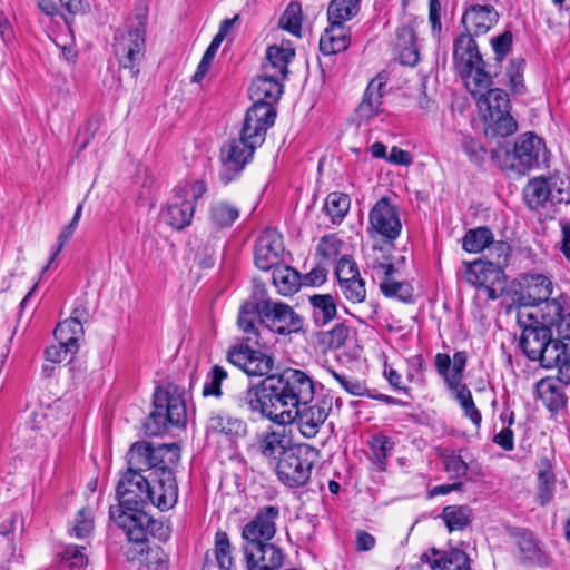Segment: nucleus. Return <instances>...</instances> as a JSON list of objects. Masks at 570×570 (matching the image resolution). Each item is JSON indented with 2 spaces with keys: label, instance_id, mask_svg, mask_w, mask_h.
Instances as JSON below:
<instances>
[{
  "label": "nucleus",
  "instance_id": "nucleus-25",
  "mask_svg": "<svg viewBox=\"0 0 570 570\" xmlns=\"http://www.w3.org/2000/svg\"><path fill=\"white\" fill-rule=\"evenodd\" d=\"M474 37L464 31L454 40L453 59L459 72H470L473 63L482 59Z\"/></svg>",
  "mask_w": 570,
  "mask_h": 570
},
{
  "label": "nucleus",
  "instance_id": "nucleus-27",
  "mask_svg": "<svg viewBox=\"0 0 570 570\" xmlns=\"http://www.w3.org/2000/svg\"><path fill=\"white\" fill-rule=\"evenodd\" d=\"M563 385L558 377H544L537 383V396L550 412H558L567 405L568 396Z\"/></svg>",
  "mask_w": 570,
  "mask_h": 570
},
{
  "label": "nucleus",
  "instance_id": "nucleus-7",
  "mask_svg": "<svg viewBox=\"0 0 570 570\" xmlns=\"http://www.w3.org/2000/svg\"><path fill=\"white\" fill-rule=\"evenodd\" d=\"M110 520L119 527L129 541L142 543L148 535L159 541H167L170 537V527L163 521L153 519L146 512H125L120 508L109 509Z\"/></svg>",
  "mask_w": 570,
  "mask_h": 570
},
{
  "label": "nucleus",
  "instance_id": "nucleus-14",
  "mask_svg": "<svg viewBox=\"0 0 570 570\" xmlns=\"http://www.w3.org/2000/svg\"><path fill=\"white\" fill-rule=\"evenodd\" d=\"M261 325L277 334H291L298 332L303 326V318L287 304L261 301Z\"/></svg>",
  "mask_w": 570,
  "mask_h": 570
},
{
  "label": "nucleus",
  "instance_id": "nucleus-26",
  "mask_svg": "<svg viewBox=\"0 0 570 570\" xmlns=\"http://www.w3.org/2000/svg\"><path fill=\"white\" fill-rule=\"evenodd\" d=\"M185 190H178L171 202L163 212L161 217L166 224L175 229H183L191 223L195 205L193 200L180 195Z\"/></svg>",
  "mask_w": 570,
  "mask_h": 570
},
{
  "label": "nucleus",
  "instance_id": "nucleus-51",
  "mask_svg": "<svg viewBox=\"0 0 570 570\" xmlns=\"http://www.w3.org/2000/svg\"><path fill=\"white\" fill-rule=\"evenodd\" d=\"M449 389L455 393V399L460 403L464 414L475 426H480L482 416L480 411L475 407L471 391L468 386L465 384H458L449 386Z\"/></svg>",
  "mask_w": 570,
  "mask_h": 570
},
{
  "label": "nucleus",
  "instance_id": "nucleus-62",
  "mask_svg": "<svg viewBox=\"0 0 570 570\" xmlns=\"http://www.w3.org/2000/svg\"><path fill=\"white\" fill-rule=\"evenodd\" d=\"M82 208H83V204H79L77 206V209H76V212L73 214V217H72L71 222L67 226H65L63 229L60 232V234L58 236L57 249L52 253V255L50 257V261L43 267L42 273H45L49 268L50 264L56 259V257L59 255V253L62 250L65 245L68 243V240L73 235V233H75V230L77 228L78 222L80 219V216H81V213H82Z\"/></svg>",
  "mask_w": 570,
  "mask_h": 570
},
{
  "label": "nucleus",
  "instance_id": "nucleus-18",
  "mask_svg": "<svg viewBox=\"0 0 570 570\" xmlns=\"http://www.w3.org/2000/svg\"><path fill=\"white\" fill-rule=\"evenodd\" d=\"M276 111L269 102L253 101L247 110L242 127L245 137L254 139V142H264L268 128L274 125Z\"/></svg>",
  "mask_w": 570,
  "mask_h": 570
},
{
  "label": "nucleus",
  "instance_id": "nucleus-49",
  "mask_svg": "<svg viewBox=\"0 0 570 570\" xmlns=\"http://www.w3.org/2000/svg\"><path fill=\"white\" fill-rule=\"evenodd\" d=\"M449 531H461L472 520V511L466 505H448L441 514Z\"/></svg>",
  "mask_w": 570,
  "mask_h": 570
},
{
  "label": "nucleus",
  "instance_id": "nucleus-57",
  "mask_svg": "<svg viewBox=\"0 0 570 570\" xmlns=\"http://www.w3.org/2000/svg\"><path fill=\"white\" fill-rule=\"evenodd\" d=\"M489 118V129L494 136L507 137L518 129V124L510 115V111L503 114L491 115Z\"/></svg>",
  "mask_w": 570,
  "mask_h": 570
},
{
  "label": "nucleus",
  "instance_id": "nucleus-12",
  "mask_svg": "<svg viewBox=\"0 0 570 570\" xmlns=\"http://www.w3.org/2000/svg\"><path fill=\"white\" fill-rule=\"evenodd\" d=\"M227 361L249 376L273 375L274 357L253 343L244 342L227 352Z\"/></svg>",
  "mask_w": 570,
  "mask_h": 570
},
{
  "label": "nucleus",
  "instance_id": "nucleus-35",
  "mask_svg": "<svg viewBox=\"0 0 570 570\" xmlns=\"http://www.w3.org/2000/svg\"><path fill=\"white\" fill-rule=\"evenodd\" d=\"M406 262L405 256L393 258L383 254L381 248L373 247L372 253L366 258V267L372 274L382 275H401V271Z\"/></svg>",
  "mask_w": 570,
  "mask_h": 570
},
{
  "label": "nucleus",
  "instance_id": "nucleus-40",
  "mask_svg": "<svg viewBox=\"0 0 570 570\" xmlns=\"http://www.w3.org/2000/svg\"><path fill=\"white\" fill-rule=\"evenodd\" d=\"M394 445L395 443L387 435L375 434L370 439V460L377 471H385L387 460L392 455Z\"/></svg>",
  "mask_w": 570,
  "mask_h": 570
},
{
  "label": "nucleus",
  "instance_id": "nucleus-42",
  "mask_svg": "<svg viewBox=\"0 0 570 570\" xmlns=\"http://www.w3.org/2000/svg\"><path fill=\"white\" fill-rule=\"evenodd\" d=\"M362 0H331L327 7L328 23L343 24L358 14Z\"/></svg>",
  "mask_w": 570,
  "mask_h": 570
},
{
  "label": "nucleus",
  "instance_id": "nucleus-8",
  "mask_svg": "<svg viewBox=\"0 0 570 570\" xmlns=\"http://www.w3.org/2000/svg\"><path fill=\"white\" fill-rule=\"evenodd\" d=\"M180 460V448L175 444H160L154 446L151 443L140 441L134 443L128 453V469L148 473L157 472L163 466L177 465Z\"/></svg>",
  "mask_w": 570,
  "mask_h": 570
},
{
  "label": "nucleus",
  "instance_id": "nucleus-15",
  "mask_svg": "<svg viewBox=\"0 0 570 570\" xmlns=\"http://www.w3.org/2000/svg\"><path fill=\"white\" fill-rule=\"evenodd\" d=\"M368 232L386 242L395 240L402 230L399 209L389 197H382L374 204L368 214Z\"/></svg>",
  "mask_w": 570,
  "mask_h": 570
},
{
  "label": "nucleus",
  "instance_id": "nucleus-50",
  "mask_svg": "<svg viewBox=\"0 0 570 570\" xmlns=\"http://www.w3.org/2000/svg\"><path fill=\"white\" fill-rule=\"evenodd\" d=\"M433 570H470V559L460 549H451L432 562Z\"/></svg>",
  "mask_w": 570,
  "mask_h": 570
},
{
  "label": "nucleus",
  "instance_id": "nucleus-43",
  "mask_svg": "<svg viewBox=\"0 0 570 570\" xmlns=\"http://www.w3.org/2000/svg\"><path fill=\"white\" fill-rule=\"evenodd\" d=\"M478 96V104L480 108L484 106L487 109L488 115L485 117L510 111V100L508 94L503 89L489 88Z\"/></svg>",
  "mask_w": 570,
  "mask_h": 570
},
{
  "label": "nucleus",
  "instance_id": "nucleus-56",
  "mask_svg": "<svg viewBox=\"0 0 570 570\" xmlns=\"http://www.w3.org/2000/svg\"><path fill=\"white\" fill-rule=\"evenodd\" d=\"M228 377L227 371L220 365H214L207 374V381L203 386V396L222 397V383Z\"/></svg>",
  "mask_w": 570,
  "mask_h": 570
},
{
  "label": "nucleus",
  "instance_id": "nucleus-53",
  "mask_svg": "<svg viewBox=\"0 0 570 570\" xmlns=\"http://www.w3.org/2000/svg\"><path fill=\"white\" fill-rule=\"evenodd\" d=\"M351 205L350 197L344 193H331L326 197L325 210L333 223H341Z\"/></svg>",
  "mask_w": 570,
  "mask_h": 570
},
{
  "label": "nucleus",
  "instance_id": "nucleus-59",
  "mask_svg": "<svg viewBox=\"0 0 570 570\" xmlns=\"http://www.w3.org/2000/svg\"><path fill=\"white\" fill-rule=\"evenodd\" d=\"M525 60L523 58L512 59L507 69V76L509 79L508 86L514 95H522L525 91L523 82Z\"/></svg>",
  "mask_w": 570,
  "mask_h": 570
},
{
  "label": "nucleus",
  "instance_id": "nucleus-30",
  "mask_svg": "<svg viewBox=\"0 0 570 570\" xmlns=\"http://www.w3.org/2000/svg\"><path fill=\"white\" fill-rule=\"evenodd\" d=\"M395 50L402 65L414 67L420 60L417 38L411 26H401L396 29Z\"/></svg>",
  "mask_w": 570,
  "mask_h": 570
},
{
  "label": "nucleus",
  "instance_id": "nucleus-32",
  "mask_svg": "<svg viewBox=\"0 0 570 570\" xmlns=\"http://www.w3.org/2000/svg\"><path fill=\"white\" fill-rule=\"evenodd\" d=\"M473 65L470 72H460V75L464 79L471 95L478 97L479 94H482L492 86V79L497 76V70L492 71L483 58Z\"/></svg>",
  "mask_w": 570,
  "mask_h": 570
},
{
  "label": "nucleus",
  "instance_id": "nucleus-54",
  "mask_svg": "<svg viewBox=\"0 0 570 570\" xmlns=\"http://www.w3.org/2000/svg\"><path fill=\"white\" fill-rule=\"evenodd\" d=\"M261 453L267 459H276L282 456V451H286L284 446V436L278 432H266L262 434L258 441Z\"/></svg>",
  "mask_w": 570,
  "mask_h": 570
},
{
  "label": "nucleus",
  "instance_id": "nucleus-21",
  "mask_svg": "<svg viewBox=\"0 0 570 570\" xmlns=\"http://www.w3.org/2000/svg\"><path fill=\"white\" fill-rule=\"evenodd\" d=\"M499 20V13L491 4H471L462 16L464 31L472 36L487 33Z\"/></svg>",
  "mask_w": 570,
  "mask_h": 570
},
{
  "label": "nucleus",
  "instance_id": "nucleus-38",
  "mask_svg": "<svg viewBox=\"0 0 570 570\" xmlns=\"http://www.w3.org/2000/svg\"><path fill=\"white\" fill-rule=\"evenodd\" d=\"M313 308L312 317L317 326H325L337 315V306L331 294H316L308 297Z\"/></svg>",
  "mask_w": 570,
  "mask_h": 570
},
{
  "label": "nucleus",
  "instance_id": "nucleus-11",
  "mask_svg": "<svg viewBox=\"0 0 570 570\" xmlns=\"http://www.w3.org/2000/svg\"><path fill=\"white\" fill-rule=\"evenodd\" d=\"M262 144L263 142H254V139L245 137L240 131L239 138L232 139L224 146L220 151V181L228 184L238 176L250 161L255 149Z\"/></svg>",
  "mask_w": 570,
  "mask_h": 570
},
{
  "label": "nucleus",
  "instance_id": "nucleus-20",
  "mask_svg": "<svg viewBox=\"0 0 570 570\" xmlns=\"http://www.w3.org/2000/svg\"><path fill=\"white\" fill-rule=\"evenodd\" d=\"M553 283L542 274H528L522 277L517 302L521 307L539 306L552 295Z\"/></svg>",
  "mask_w": 570,
  "mask_h": 570
},
{
  "label": "nucleus",
  "instance_id": "nucleus-17",
  "mask_svg": "<svg viewBox=\"0 0 570 570\" xmlns=\"http://www.w3.org/2000/svg\"><path fill=\"white\" fill-rule=\"evenodd\" d=\"M242 550L247 570H277L284 563L283 550L272 542H247Z\"/></svg>",
  "mask_w": 570,
  "mask_h": 570
},
{
  "label": "nucleus",
  "instance_id": "nucleus-5",
  "mask_svg": "<svg viewBox=\"0 0 570 570\" xmlns=\"http://www.w3.org/2000/svg\"><path fill=\"white\" fill-rule=\"evenodd\" d=\"M546 154L543 140L532 132L519 137L512 149L495 150V158L501 168L517 175H525L538 166L540 158Z\"/></svg>",
  "mask_w": 570,
  "mask_h": 570
},
{
  "label": "nucleus",
  "instance_id": "nucleus-24",
  "mask_svg": "<svg viewBox=\"0 0 570 570\" xmlns=\"http://www.w3.org/2000/svg\"><path fill=\"white\" fill-rule=\"evenodd\" d=\"M261 323V301H247L242 304L237 324L245 334L244 342L253 343L258 347L265 346L262 333L256 326V322Z\"/></svg>",
  "mask_w": 570,
  "mask_h": 570
},
{
  "label": "nucleus",
  "instance_id": "nucleus-23",
  "mask_svg": "<svg viewBox=\"0 0 570 570\" xmlns=\"http://www.w3.org/2000/svg\"><path fill=\"white\" fill-rule=\"evenodd\" d=\"M513 539L519 549L520 560L523 563L538 566H547L549 563L548 553L531 531L527 529H517L513 532Z\"/></svg>",
  "mask_w": 570,
  "mask_h": 570
},
{
  "label": "nucleus",
  "instance_id": "nucleus-47",
  "mask_svg": "<svg viewBox=\"0 0 570 570\" xmlns=\"http://www.w3.org/2000/svg\"><path fill=\"white\" fill-rule=\"evenodd\" d=\"M556 478L551 468V463L547 458L540 461L538 471V501L544 505L553 498Z\"/></svg>",
  "mask_w": 570,
  "mask_h": 570
},
{
  "label": "nucleus",
  "instance_id": "nucleus-52",
  "mask_svg": "<svg viewBox=\"0 0 570 570\" xmlns=\"http://www.w3.org/2000/svg\"><path fill=\"white\" fill-rule=\"evenodd\" d=\"M214 553L222 570H233L235 562L232 556V544L225 531H217L215 534Z\"/></svg>",
  "mask_w": 570,
  "mask_h": 570
},
{
  "label": "nucleus",
  "instance_id": "nucleus-64",
  "mask_svg": "<svg viewBox=\"0 0 570 570\" xmlns=\"http://www.w3.org/2000/svg\"><path fill=\"white\" fill-rule=\"evenodd\" d=\"M342 244L337 236L326 235L321 238L316 252L323 259H332L340 254Z\"/></svg>",
  "mask_w": 570,
  "mask_h": 570
},
{
  "label": "nucleus",
  "instance_id": "nucleus-10",
  "mask_svg": "<svg viewBox=\"0 0 570 570\" xmlns=\"http://www.w3.org/2000/svg\"><path fill=\"white\" fill-rule=\"evenodd\" d=\"M153 480V473H142L127 469L120 476L116 487V498L118 505L125 512L141 511L140 508L147 504L148 487Z\"/></svg>",
  "mask_w": 570,
  "mask_h": 570
},
{
  "label": "nucleus",
  "instance_id": "nucleus-58",
  "mask_svg": "<svg viewBox=\"0 0 570 570\" xmlns=\"http://www.w3.org/2000/svg\"><path fill=\"white\" fill-rule=\"evenodd\" d=\"M340 289L346 301L353 304L363 303L366 298L365 282L361 275L351 281H345L338 284Z\"/></svg>",
  "mask_w": 570,
  "mask_h": 570
},
{
  "label": "nucleus",
  "instance_id": "nucleus-46",
  "mask_svg": "<svg viewBox=\"0 0 570 570\" xmlns=\"http://www.w3.org/2000/svg\"><path fill=\"white\" fill-rule=\"evenodd\" d=\"M495 244L493 233L488 227L469 229L462 239V247L469 253H479L491 245V250H495Z\"/></svg>",
  "mask_w": 570,
  "mask_h": 570
},
{
  "label": "nucleus",
  "instance_id": "nucleus-31",
  "mask_svg": "<svg viewBox=\"0 0 570 570\" xmlns=\"http://www.w3.org/2000/svg\"><path fill=\"white\" fill-rule=\"evenodd\" d=\"M281 80L277 77H269V75L263 72L252 81L248 94L249 98L253 101L269 102V105L274 106L283 94Z\"/></svg>",
  "mask_w": 570,
  "mask_h": 570
},
{
  "label": "nucleus",
  "instance_id": "nucleus-1",
  "mask_svg": "<svg viewBox=\"0 0 570 570\" xmlns=\"http://www.w3.org/2000/svg\"><path fill=\"white\" fill-rule=\"evenodd\" d=\"M266 379L268 393L272 399L274 413L277 417L285 415L289 410L306 402H313L315 384L313 379L304 371L286 367Z\"/></svg>",
  "mask_w": 570,
  "mask_h": 570
},
{
  "label": "nucleus",
  "instance_id": "nucleus-36",
  "mask_svg": "<svg viewBox=\"0 0 570 570\" xmlns=\"http://www.w3.org/2000/svg\"><path fill=\"white\" fill-rule=\"evenodd\" d=\"M350 46V37L343 24L328 23L320 39V50L326 56L344 51Z\"/></svg>",
  "mask_w": 570,
  "mask_h": 570
},
{
  "label": "nucleus",
  "instance_id": "nucleus-2",
  "mask_svg": "<svg viewBox=\"0 0 570 570\" xmlns=\"http://www.w3.org/2000/svg\"><path fill=\"white\" fill-rule=\"evenodd\" d=\"M497 261H475L466 265L465 281L472 286L485 292L491 301L499 298L505 289V274L503 265L508 261L510 246L505 242H497L494 245Z\"/></svg>",
  "mask_w": 570,
  "mask_h": 570
},
{
  "label": "nucleus",
  "instance_id": "nucleus-13",
  "mask_svg": "<svg viewBox=\"0 0 570 570\" xmlns=\"http://www.w3.org/2000/svg\"><path fill=\"white\" fill-rule=\"evenodd\" d=\"M235 410L242 413H258L276 423L277 413H274L266 379L258 383H248L246 387L230 399Z\"/></svg>",
  "mask_w": 570,
  "mask_h": 570
},
{
  "label": "nucleus",
  "instance_id": "nucleus-9",
  "mask_svg": "<svg viewBox=\"0 0 570 570\" xmlns=\"http://www.w3.org/2000/svg\"><path fill=\"white\" fill-rule=\"evenodd\" d=\"M332 410V399H317L289 410L285 415L276 419V424L295 423L299 433L307 439L316 436Z\"/></svg>",
  "mask_w": 570,
  "mask_h": 570
},
{
  "label": "nucleus",
  "instance_id": "nucleus-29",
  "mask_svg": "<svg viewBox=\"0 0 570 570\" xmlns=\"http://www.w3.org/2000/svg\"><path fill=\"white\" fill-rule=\"evenodd\" d=\"M385 80L381 77L370 81L355 115L360 120H370L382 111V98Z\"/></svg>",
  "mask_w": 570,
  "mask_h": 570
},
{
  "label": "nucleus",
  "instance_id": "nucleus-3",
  "mask_svg": "<svg viewBox=\"0 0 570 570\" xmlns=\"http://www.w3.org/2000/svg\"><path fill=\"white\" fill-rule=\"evenodd\" d=\"M146 23L147 16L138 14L135 21L129 20L115 36L114 53L120 67L129 69L132 77L139 73V65L145 57Z\"/></svg>",
  "mask_w": 570,
  "mask_h": 570
},
{
  "label": "nucleus",
  "instance_id": "nucleus-45",
  "mask_svg": "<svg viewBox=\"0 0 570 570\" xmlns=\"http://www.w3.org/2000/svg\"><path fill=\"white\" fill-rule=\"evenodd\" d=\"M567 344L558 336L546 342L543 348L535 357V361H540L541 365L546 368L557 367L567 355Z\"/></svg>",
  "mask_w": 570,
  "mask_h": 570
},
{
  "label": "nucleus",
  "instance_id": "nucleus-16",
  "mask_svg": "<svg viewBox=\"0 0 570 570\" xmlns=\"http://www.w3.org/2000/svg\"><path fill=\"white\" fill-rule=\"evenodd\" d=\"M175 465L160 468L159 471L153 472V480L148 487L147 504H153L160 511L173 509L178 500V485L173 472Z\"/></svg>",
  "mask_w": 570,
  "mask_h": 570
},
{
  "label": "nucleus",
  "instance_id": "nucleus-19",
  "mask_svg": "<svg viewBox=\"0 0 570 570\" xmlns=\"http://www.w3.org/2000/svg\"><path fill=\"white\" fill-rule=\"evenodd\" d=\"M279 509L274 505H265L258 510L255 517L243 528L242 538L247 542H269L276 533L275 521Z\"/></svg>",
  "mask_w": 570,
  "mask_h": 570
},
{
  "label": "nucleus",
  "instance_id": "nucleus-48",
  "mask_svg": "<svg viewBox=\"0 0 570 570\" xmlns=\"http://www.w3.org/2000/svg\"><path fill=\"white\" fill-rule=\"evenodd\" d=\"M273 283L279 294L287 296L299 287V274L289 266H276L273 268Z\"/></svg>",
  "mask_w": 570,
  "mask_h": 570
},
{
  "label": "nucleus",
  "instance_id": "nucleus-55",
  "mask_svg": "<svg viewBox=\"0 0 570 570\" xmlns=\"http://www.w3.org/2000/svg\"><path fill=\"white\" fill-rule=\"evenodd\" d=\"M278 26L299 37L302 30V7L298 2H291L279 18Z\"/></svg>",
  "mask_w": 570,
  "mask_h": 570
},
{
  "label": "nucleus",
  "instance_id": "nucleus-60",
  "mask_svg": "<svg viewBox=\"0 0 570 570\" xmlns=\"http://www.w3.org/2000/svg\"><path fill=\"white\" fill-rule=\"evenodd\" d=\"M238 217V209L227 203L219 202L212 206L210 218L220 227L230 226Z\"/></svg>",
  "mask_w": 570,
  "mask_h": 570
},
{
  "label": "nucleus",
  "instance_id": "nucleus-33",
  "mask_svg": "<svg viewBox=\"0 0 570 570\" xmlns=\"http://www.w3.org/2000/svg\"><path fill=\"white\" fill-rule=\"evenodd\" d=\"M558 179L539 177L530 180L523 190V197L531 209H538L547 202H551V189L556 187Z\"/></svg>",
  "mask_w": 570,
  "mask_h": 570
},
{
  "label": "nucleus",
  "instance_id": "nucleus-22",
  "mask_svg": "<svg viewBox=\"0 0 570 570\" xmlns=\"http://www.w3.org/2000/svg\"><path fill=\"white\" fill-rule=\"evenodd\" d=\"M283 252L282 237L274 230H266L256 242L254 261L263 271H268L278 265Z\"/></svg>",
  "mask_w": 570,
  "mask_h": 570
},
{
  "label": "nucleus",
  "instance_id": "nucleus-39",
  "mask_svg": "<svg viewBox=\"0 0 570 570\" xmlns=\"http://www.w3.org/2000/svg\"><path fill=\"white\" fill-rule=\"evenodd\" d=\"M570 297L567 294L560 293L553 298H547L541 305V325L554 328L559 320L569 311Z\"/></svg>",
  "mask_w": 570,
  "mask_h": 570
},
{
  "label": "nucleus",
  "instance_id": "nucleus-28",
  "mask_svg": "<svg viewBox=\"0 0 570 570\" xmlns=\"http://www.w3.org/2000/svg\"><path fill=\"white\" fill-rule=\"evenodd\" d=\"M295 56V50L287 46H269L266 50V60L263 63V72L269 77L285 79L288 73V63Z\"/></svg>",
  "mask_w": 570,
  "mask_h": 570
},
{
  "label": "nucleus",
  "instance_id": "nucleus-41",
  "mask_svg": "<svg viewBox=\"0 0 570 570\" xmlns=\"http://www.w3.org/2000/svg\"><path fill=\"white\" fill-rule=\"evenodd\" d=\"M207 430L226 435H240L245 432L246 425L240 419L222 412H212L207 421Z\"/></svg>",
  "mask_w": 570,
  "mask_h": 570
},
{
  "label": "nucleus",
  "instance_id": "nucleus-4",
  "mask_svg": "<svg viewBox=\"0 0 570 570\" xmlns=\"http://www.w3.org/2000/svg\"><path fill=\"white\" fill-rule=\"evenodd\" d=\"M186 422V405L183 397L161 387L154 392V410L144 423L146 435L157 436L168 426H181Z\"/></svg>",
  "mask_w": 570,
  "mask_h": 570
},
{
  "label": "nucleus",
  "instance_id": "nucleus-37",
  "mask_svg": "<svg viewBox=\"0 0 570 570\" xmlns=\"http://www.w3.org/2000/svg\"><path fill=\"white\" fill-rule=\"evenodd\" d=\"M399 276L373 274L374 278H379V287L384 296L410 303L413 301V287L409 282L399 279Z\"/></svg>",
  "mask_w": 570,
  "mask_h": 570
},
{
  "label": "nucleus",
  "instance_id": "nucleus-44",
  "mask_svg": "<svg viewBox=\"0 0 570 570\" xmlns=\"http://www.w3.org/2000/svg\"><path fill=\"white\" fill-rule=\"evenodd\" d=\"M83 333V327L79 323L67 318L57 325L53 335L59 344H63L71 353H76Z\"/></svg>",
  "mask_w": 570,
  "mask_h": 570
},
{
  "label": "nucleus",
  "instance_id": "nucleus-61",
  "mask_svg": "<svg viewBox=\"0 0 570 570\" xmlns=\"http://www.w3.org/2000/svg\"><path fill=\"white\" fill-rule=\"evenodd\" d=\"M83 546H68L62 553V562L68 570H89L87 569L88 558L85 554Z\"/></svg>",
  "mask_w": 570,
  "mask_h": 570
},
{
  "label": "nucleus",
  "instance_id": "nucleus-34",
  "mask_svg": "<svg viewBox=\"0 0 570 570\" xmlns=\"http://www.w3.org/2000/svg\"><path fill=\"white\" fill-rule=\"evenodd\" d=\"M551 336L552 330L549 326L528 327L522 331L519 345L529 360L535 361L540 350Z\"/></svg>",
  "mask_w": 570,
  "mask_h": 570
},
{
  "label": "nucleus",
  "instance_id": "nucleus-63",
  "mask_svg": "<svg viewBox=\"0 0 570 570\" xmlns=\"http://www.w3.org/2000/svg\"><path fill=\"white\" fill-rule=\"evenodd\" d=\"M441 459L444 470L452 474L453 479H460L466 475L469 466L460 454H456L453 451H444L441 454Z\"/></svg>",
  "mask_w": 570,
  "mask_h": 570
},
{
  "label": "nucleus",
  "instance_id": "nucleus-6",
  "mask_svg": "<svg viewBox=\"0 0 570 570\" xmlns=\"http://www.w3.org/2000/svg\"><path fill=\"white\" fill-rule=\"evenodd\" d=\"M318 450L308 444H298L282 451L276 473L282 483L291 488L305 485L311 479Z\"/></svg>",
  "mask_w": 570,
  "mask_h": 570
}]
</instances>
